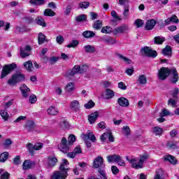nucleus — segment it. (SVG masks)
I'll return each mask as SVG.
<instances>
[{
    "instance_id": "obj_51",
    "label": "nucleus",
    "mask_w": 179,
    "mask_h": 179,
    "mask_svg": "<svg viewBox=\"0 0 179 179\" xmlns=\"http://www.w3.org/2000/svg\"><path fill=\"white\" fill-rule=\"evenodd\" d=\"M75 141H76V137L75 136V135L71 134L69 136L68 142L70 146H72V145H73Z\"/></svg>"
},
{
    "instance_id": "obj_28",
    "label": "nucleus",
    "mask_w": 179,
    "mask_h": 179,
    "mask_svg": "<svg viewBox=\"0 0 179 179\" xmlns=\"http://www.w3.org/2000/svg\"><path fill=\"white\" fill-rule=\"evenodd\" d=\"M164 162H169L171 164H177V160H176V157L173 155H166L164 158Z\"/></svg>"
},
{
    "instance_id": "obj_13",
    "label": "nucleus",
    "mask_w": 179,
    "mask_h": 179,
    "mask_svg": "<svg viewBox=\"0 0 179 179\" xmlns=\"http://www.w3.org/2000/svg\"><path fill=\"white\" fill-rule=\"evenodd\" d=\"M98 173L100 174V178L96 177V176H90L87 179H107V173L104 169H99Z\"/></svg>"
},
{
    "instance_id": "obj_12",
    "label": "nucleus",
    "mask_w": 179,
    "mask_h": 179,
    "mask_svg": "<svg viewBox=\"0 0 179 179\" xmlns=\"http://www.w3.org/2000/svg\"><path fill=\"white\" fill-rule=\"evenodd\" d=\"M46 165L48 169H52L58 163V159L55 157L49 156L47 158Z\"/></svg>"
},
{
    "instance_id": "obj_53",
    "label": "nucleus",
    "mask_w": 179,
    "mask_h": 179,
    "mask_svg": "<svg viewBox=\"0 0 179 179\" xmlns=\"http://www.w3.org/2000/svg\"><path fill=\"white\" fill-rule=\"evenodd\" d=\"M88 6H90V3L87 1H83L79 3V8L81 9H87Z\"/></svg>"
},
{
    "instance_id": "obj_20",
    "label": "nucleus",
    "mask_w": 179,
    "mask_h": 179,
    "mask_svg": "<svg viewBox=\"0 0 179 179\" xmlns=\"http://www.w3.org/2000/svg\"><path fill=\"white\" fill-rule=\"evenodd\" d=\"M156 26V20L151 19L148 20L145 24V30H152Z\"/></svg>"
},
{
    "instance_id": "obj_7",
    "label": "nucleus",
    "mask_w": 179,
    "mask_h": 179,
    "mask_svg": "<svg viewBox=\"0 0 179 179\" xmlns=\"http://www.w3.org/2000/svg\"><path fill=\"white\" fill-rule=\"evenodd\" d=\"M141 52L144 54L145 57H148L150 58H156L157 57V52L156 50H152V48L145 46L141 49Z\"/></svg>"
},
{
    "instance_id": "obj_32",
    "label": "nucleus",
    "mask_w": 179,
    "mask_h": 179,
    "mask_svg": "<svg viewBox=\"0 0 179 179\" xmlns=\"http://www.w3.org/2000/svg\"><path fill=\"white\" fill-rule=\"evenodd\" d=\"M168 149H178L177 141H168L166 143Z\"/></svg>"
},
{
    "instance_id": "obj_15",
    "label": "nucleus",
    "mask_w": 179,
    "mask_h": 179,
    "mask_svg": "<svg viewBox=\"0 0 179 179\" xmlns=\"http://www.w3.org/2000/svg\"><path fill=\"white\" fill-rule=\"evenodd\" d=\"M171 75H172L171 83H172L173 85H176V83L178 82V73L177 72V69H176V68L171 69Z\"/></svg>"
},
{
    "instance_id": "obj_4",
    "label": "nucleus",
    "mask_w": 179,
    "mask_h": 179,
    "mask_svg": "<svg viewBox=\"0 0 179 179\" xmlns=\"http://www.w3.org/2000/svg\"><path fill=\"white\" fill-rule=\"evenodd\" d=\"M108 163H117L119 166H125V162L122 157L117 154L108 155L106 157Z\"/></svg>"
},
{
    "instance_id": "obj_23",
    "label": "nucleus",
    "mask_w": 179,
    "mask_h": 179,
    "mask_svg": "<svg viewBox=\"0 0 179 179\" xmlns=\"http://www.w3.org/2000/svg\"><path fill=\"white\" fill-rule=\"evenodd\" d=\"M154 179H164V171L162 169H158L154 176Z\"/></svg>"
},
{
    "instance_id": "obj_21",
    "label": "nucleus",
    "mask_w": 179,
    "mask_h": 179,
    "mask_svg": "<svg viewBox=\"0 0 179 179\" xmlns=\"http://www.w3.org/2000/svg\"><path fill=\"white\" fill-rule=\"evenodd\" d=\"M99 112H94L93 113H91L89 116H88V120L90 124H94V122H96V120H97V118H99Z\"/></svg>"
},
{
    "instance_id": "obj_43",
    "label": "nucleus",
    "mask_w": 179,
    "mask_h": 179,
    "mask_svg": "<svg viewBox=\"0 0 179 179\" xmlns=\"http://www.w3.org/2000/svg\"><path fill=\"white\" fill-rule=\"evenodd\" d=\"M114 97V91L110 90V89H106V99L108 100L110 99H113Z\"/></svg>"
},
{
    "instance_id": "obj_56",
    "label": "nucleus",
    "mask_w": 179,
    "mask_h": 179,
    "mask_svg": "<svg viewBox=\"0 0 179 179\" xmlns=\"http://www.w3.org/2000/svg\"><path fill=\"white\" fill-rule=\"evenodd\" d=\"M56 41L57 44L61 45L64 43V41H65V39L62 35H59L56 37Z\"/></svg>"
},
{
    "instance_id": "obj_25",
    "label": "nucleus",
    "mask_w": 179,
    "mask_h": 179,
    "mask_svg": "<svg viewBox=\"0 0 179 179\" xmlns=\"http://www.w3.org/2000/svg\"><path fill=\"white\" fill-rule=\"evenodd\" d=\"M24 67L27 71V72H33V71H34L33 63L30 60L24 63Z\"/></svg>"
},
{
    "instance_id": "obj_41",
    "label": "nucleus",
    "mask_w": 179,
    "mask_h": 179,
    "mask_svg": "<svg viewBox=\"0 0 179 179\" xmlns=\"http://www.w3.org/2000/svg\"><path fill=\"white\" fill-rule=\"evenodd\" d=\"M59 127L64 130L68 129V128H69V122L66 120L61 121L59 123Z\"/></svg>"
},
{
    "instance_id": "obj_40",
    "label": "nucleus",
    "mask_w": 179,
    "mask_h": 179,
    "mask_svg": "<svg viewBox=\"0 0 179 179\" xmlns=\"http://www.w3.org/2000/svg\"><path fill=\"white\" fill-rule=\"evenodd\" d=\"M23 170H29L31 169V162L30 160L24 161L22 164Z\"/></svg>"
},
{
    "instance_id": "obj_6",
    "label": "nucleus",
    "mask_w": 179,
    "mask_h": 179,
    "mask_svg": "<svg viewBox=\"0 0 179 179\" xmlns=\"http://www.w3.org/2000/svg\"><path fill=\"white\" fill-rule=\"evenodd\" d=\"M171 73V69H170L167 67H162L158 71V79H159V80H166V79L170 76Z\"/></svg>"
},
{
    "instance_id": "obj_58",
    "label": "nucleus",
    "mask_w": 179,
    "mask_h": 179,
    "mask_svg": "<svg viewBox=\"0 0 179 179\" xmlns=\"http://www.w3.org/2000/svg\"><path fill=\"white\" fill-rule=\"evenodd\" d=\"M129 1L128 0H119V5H121V6H129Z\"/></svg>"
},
{
    "instance_id": "obj_18",
    "label": "nucleus",
    "mask_w": 179,
    "mask_h": 179,
    "mask_svg": "<svg viewBox=\"0 0 179 179\" xmlns=\"http://www.w3.org/2000/svg\"><path fill=\"white\" fill-rule=\"evenodd\" d=\"M117 104H119L120 107H129V101L125 97H120L117 99Z\"/></svg>"
},
{
    "instance_id": "obj_34",
    "label": "nucleus",
    "mask_w": 179,
    "mask_h": 179,
    "mask_svg": "<svg viewBox=\"0 0 179 179\" xmlns=\"http://www.w3.org/2000/svg\"><path fill=\"white\" fill-rule=\"evenodd\" d=\"M171 46L166 45V48L162 50V54L166 57H171Z\"/></svg>"
},
{
    "instance_id": "obj_1",
    "label": "nucleus",
    "mask_w": 179,
    "mask_h": 179,
    "mask_svg": "<svg viewBox=\"0 0 179 179\" xmlns=\"http://www.w3.org/2000/svg\"><path fill=\"white\" fill-rule=\"evenodd\" d=\"M149 159V155L144 154L140 156L139 162L136 158L129 159V156L126 157V160L129 162V163L131 164V167L133 169H136V170H139V169H143V163L146 162Z\"/></svg>"
},
{
    "instance_id": "obj_60",
    "label": "nucleus",
    "mask_w": 179,
    "mask_h": 179,
    "mask_svg": "<svg viewBox=\"0 0 179 179\" xmlns=\"http://www.w3.org/2000/svg\"><path fill=\"white\" fill-rule=\"evenodd\" d=\"M12 143H13V142H12V140H10V138H7L3 143V146L4 148H9V146H10Z\"/></svg>"
},
{
    "instance_id": "obj_64",
    "label": "nucleus",
    "mask_w": 179,
    "mask_h": 179,
    "mask_svg": "<svg viewBox=\"0 0 179 179\" xmlns=\"http://www.w3.org/2000/svg\"><path fill=\"white\" fill-rule=\"evenodd\" d=\"M13 101H14V99H10L8 102L4 103L5 109L6 110V109L9 108V107H10V106H12L13 104Z\"/></svg>"
},
{
    "instance_id": "obj_8",
    "label": "nucleus",
    "mask_w": 179,
    "mask_h": 179,
    "mask_svg": "<svg viewBox=\"0 0 179 179\" xmlns=\"http://www.w3.org/2000/svg\"><path fill=\"white\" fill-rule=\"evenodd\" d=\"M93 167L94 169H101V170H104L106 167L104 159H103L101 156L96 157L93 162Z\"/></svg>"
},
{
    "instance_id": "obj_35",
    "label": "nucleus",
    "mask_w": 179,
    "mask_h": 179,
    "mask_svg": "<svg viewBox=\"0 0 179 179\" xmlns=\"http://www.w3.org/2000/svg\"><path fill=\"white\" fill-rule=\"evenodd\" d=\"M44 16H50V17H52L53 16H55L57 13L54 12V10L50 9V8H46L44 12H43Z\"/></svg>"
},
{
    "instance_id": "obj_39",
    "label": "nucleus",
    "mask_w": 179,
    "mask_h": 179,
    "mask_svg": "<svg viewBox=\"0 0 179 179\" xmlns=\"http://www.w3.org/2000/svg\"><path fill=\"white\" fill-rule=\"evenodd\" d=\"M8 157H9V152H4L0 155V162L3 163L8 160Z\"/></svg>"
},
{
    "instance_id": "obj_46",
    "label": "nucleus",
    "mask_w": 179,
    "mask_h": 179,
    "mask_svg": "<svg viewBox=\"0 0 179 179\" xmlns=\"http://www.w3.org/2000/svg\"><path fill=\"white\" fill-rule=\"evenodd\" d=\"M134 23L136 26L137 29H139V27H143V24H145V21L141 19H136Z\"/></svg>"
},
{
    "instance_id": "obj_59",
    "label": "nucleus",
    "mask_w": 179,
    "mask_h": 179,
    "mask_svg": "<svg viewBox=\"0 0 179 179\" xmlns=\"http://www.w3.org/2000/svg\"><path fill=\"white\" fill-rule=\"evenodd\" d=\"M71 10H72V6L68 5L64 10V15L66 16H69Z\"/></svg>"
},
{
    "instance_id": "obj_63",
    "label": "nucleus",
    "mask_w": 179,
    "mask_h": 179,
    "mask_svg": "<svg viewBox=\"0 0 179 179\" xmlns=\"http://www.w3.org/2000/svg\"><path fill=\"white\" fill-rule=\"evenodd\" d=\"M43 143H36L34 145V150H40L41 149H43Z\"/></svg>"
},
{
    "instance_id": "obj_2",
    "label": "nucleus",
    "mask_w": 179,
    "mask_h": 179,
    "mask_svg": "<svg viewBox=\"0 0 179 179\" xmlns=\"http://www.w3.org/2000/svg\"><path fill=\"white\" fill-rule=\"evenodd\" d=\"M89 69V66L87 65H76L71 70H69L67 72V76H75L78 73H85V72H87Z\"/></svg>"
},
{
    "instance_id": "obj_49",
    "label": "nucleus",
    "mask_w": 179,
    "mask_h": 179,
    "mask_svg": "<svg viewBox=\"0 0 179 179\" xmlns=\"http://www.w3.org/2000/svg\"><path fill=\"white\" fill-rule=\"evenodd\" d=\"M94 106H95L94 102H93L92 100H90L84 105V107L85 108H87V110H90V108H93Z\"/></svg>"
},
{
    "instance_id": "obj_37",
    "label": "nucleus",
    "mask_w": 179,
    "mask_h": 179,
    "mask_svg": "<svg viewBox=\"0 0 179 179\" xmlns=\"http://www.w3.org/2000/svg\"><path fill=\"white\" fill-rule=\"evenodd\" d=\"M152 133L155 135V136H160L162 134H163V129L159 127H155L153 128Z\"/></svg>"
},
{
    "instance_id": "obj_10",
    "label": "nucleus",
    "mask_w": 179,
    "mask_h": 179,
    "mask_svg": "<svg viewBox=\"0 0 179 179\" xmlns=\"http://www.w3.org/2000/svg\"><path fill=\"white\" fill-rule=\"evenodd\" d=\"M81 138L83 141H91V142H96V136L90 131H87V134H83Z\"/></svg>"
},
{
    "instance_id": "obj_24",
    "label": "nucleus",
    "mask_w": 179,
    "mask_h": 179,
    "mask_svg": "<svg viewBox=\"0 0 179 179\" xmlns=\"http://www.w3.org/2000/svg\"><path fill=\"white\" fill-rule=\"evenodd\" d=\"M36 127V124H34V122L31 120H28L25 124V129L28 131L29 132H31L33 129H34V127Z\"/></svg>"
},
{
    "instance_id": "obj_62",
    "label": "nucleus",
    "mask_w": 179,
    "mask_h": 179,
    "mask_svg": "<svg viewBox=\"0 0 179 179\" xmlns=\"http://www.w3.org/2000/svg\"><path fill=\"white\" fill-rule=\"evenodd\" d=\"M22 162H20V156L17 155L14 159H13V164H15L16 166L20 164Z\"/></svg>"
},
{
    "instance_id": "obj_42",
    "label": "nucleus",
    "mask_w": 179,
    "mask_h": 179,
    "mask_svg": "<svg viewBox=\"0 0 179 179\" xmlns=\"http://www.w3.org/2000/svg\"><path fill=\"white\" fill-rule=\"evenodd\" d=\"M0 115L2 119L4 120V121H8V120L9 119V114L8 113L6 110H1L0 111Z\"/></svg>"
},
{
    "instance_id": "obj_9",
    "label": "nucleus",
    "mask_w": 179,
    "mask_h": 179,
    "mask_svg": "<svg viewBox=\"0 0 179 179\" xmlns=\"http://www.w3.org/2000/svg\"><path fill=\"white\" fill-rule=\"evenodd\" d=\"M70 146H71V145H69V143L68 140H66V138L63 137L62 138L59 149L63 153H68V152H69Z\"/></svg>"
},
{
    "instance_id": "obj_17",
    "label": "nucleus",
    "mask_w": 179,
    "mask_h": 179,
    "mask_svg": "<svg viewBox=\"0 0 179 179\" xmlns=\"http://www.w3.org/2000/svg\"><path fill=\"white\" fill-rule=\"evenodd\" d=\"M68 166H69V162L68 160L63 159L62 163L59 166L60 171H62L63 173H68V171H69V168H68Z\"/></svg>"
},
{
    "instance_id": "obj_54",
    "label": "nucleus",
    "mask_w": 179,
    "mask_h": 179,
    "mask_svg": "<svg viewBox=\"0 0 179 179\" xmlns=\"http://www.w3.org/2000/svg\"><path fill=\"white\" fill-rule=\"evenodd\" d=\"M85 20H86V15L85 14H81L76 17V22H85Z\"/></svg>"
},
{
    "instance_id": "obj_36",
    "label": "nucleus",
    "mask_w": 179,
    "mask_h": 179,
    "mask_svg": "<svg viewBox=\"0 0 179 179\" xmlns=\"http://www.w3.org/2000/svg\"><path fill=\"white\" fill-rule=\"evenodd\" d=\"M101 31L104 34H110V33H113V28H111V27L106 26L102 27Z\"/></svg>"
},
{
    "instance_id": "obj_22",
    "label": "nucleus",
    "mask_w": 179,
    "mask_h": 179,
    "mask_svg": "<svg viewBox=\"0 0 179 179\" xmlns=\"http://www.w3.org/2000/svg\"><path fill=\"white\" fill-rule=\"evenodd\" d=\"M38 43L40 45L44 44V43H48V40L46 38L45 35L44 34L40 32L38 36Z\"/></svg>"
},
{
    "instance_id": "obj_38",
    "label": "nucleus",
    "mask_w": 179,
    "mask_h": 179,
    "mask_svg": "<svg viewBox=\"0 0 179 179\" xmlns=\"http://www.w3.org/2000/svg\"><path fill=\"white\" fill-rule=\"evenodd\" d=\"M117 57H118V58H120V59L124 60V62H126V64H128L129 65L132 64V60L129 59L128 57H124V55L120 53H117Z\"/></svg>"
},
{
    "instance_id": "obj_16",
    "label": "nucleus",
    "mask_w": 179,
    "mask_h": 179,
    "mask_svg": "<svg viewBox=\"0 0 179 179\" xmlns=\"http://www.w3.org/2000/svg\"><path fill=\"white\" fill-rule=\"evenodd\" d=\"M70 107L72 111H75V113H78L80 110V103L78 100H74L71 101V103H70Z\"/></svg>"
},
{
    "instance_id": "obj_30",
    "label": "nucleus",
    "mask_w": 179,
    "mask_h": 179,
    "mask_svg": "<svg viewBox=\"0 0 179 179\" xmlns=\"http://www.w3.org/2000/svg\"><path fill=\"white\" fill-rule=\"evenodd\" d=\"M84 50L85 52L89 54H93V52H96V48L93 45H87L84 46Z\"/></svg>"
},
{
    "instance_id": "obj_33",
    "label": "nucleus",
    "mask_w": 179,
    "mask_h": 179,
    "mask_svg": "<svg viewBox=\"0 0 179 179\" xmlns=\"http://www.w3.org/2000/svg\"><path fill=\"white\" fill-rule=\"evenodd\" d=\"M47 113H48V115H57V114H58V113H59V110L55 107L50 106L48 109Z\"/></svg>"
},
{
    "instance_id": "obj_31",
    "label": "nucleus",
    "mask_w": 179,
    "mask_h": 179,
    "mask_svg": "<svg viewBox=\"0 0 179 179\" xmlns=\"http://www.w3.org/2000/svg\"><path fill=\"white\" fill-rule=\"evenodd\" d=\"M92 27L94 30H100L103 27V21L101 20L95 21Z\"/></svg>"
},
{
    "instance_id": "obj_55",
    "label": "nucleus",
    "mask_w": 179,
    "mask_h": 179,
    "mask_svg": "<svg viewBox=\"0 0 179 179\" xmlns=\"http://www.w3.org/2000/svg\"><path fill=\"white\" fill-rule=\"evenodd\" d=\"M122 130L124 135H125L126 136H128V135H129L131 132V129H129V127L128 126H124Z\"/></svg>"
},
{
    "instance_id": "obj_5",
    "label": "nucleus",
    "mask_w": 179,
    "mask_h": 179,
    "mask_svg": "<svg viewBox=\"0 0 179 179\" xmlns=\"http://www.w3.org/2000/svg\"><path fill=\"white\" fill-rule=\"evenodd\" d=\"M17 65L16 64H6L3 67L1 74V79H3V78H6L13 71V69H16Z\"/></svg>"
},
{
    "instance_id": "obj_3",
    "label": "nucleus",
    "mask_w": 179,
    "mask_h": 179,
    "mask_svg": "<svg viewBox=\"0 0 179 179\" xmlns=\"http://www.w3.org/2000/svg\"><path fill=\"white\" fill-rule=\"evenodd\" d=\"M25 79L26 76L24 74L16 73L11 76V78L8 81V84L10 85V86H15L17 83H20V82H23Z\"/></svg>"
},
{
    "instance_id": "obj_47",
    "label": "nucleus",
    "mask_w": 179,
    "mask_h": 179,
    "mask_svg": "<svg viewBox=\"0 0 179 179\" xmlns=\"http://www.w3.org/2000/svg\"><path fill=\"white\" fill-rule=\"evenodd\" d=\"M9 176H10L9 173L8 172L3 173V169H0V179H9Z\"/></svg>"
},
{
    "instance_id": "obj_57",
    "label": "nucleus",
    "mask_w": 179,
    "mask_h": 179,
    "mask_svg": "<svg viewBox=\"0 0 179 179\" xmlns=\"http://www.w3.org/2000/svg\"><path fill=\"white\" fill-rule=\"evenodd\" d=\"M21 58H26L30 55L29 52H26V50L20 49V52Z\"/></svg>"
},
{
    "instance_id": "obj_45",
    "label": "nucleus",
    "mask_w": 179,
    "mask_h": 179,
    "mask_svg": "<svg viewBox=\"0 0 179 179\" xmlns=\"http://www.w3.org/2000/svg\"><path fill=\"white\" fill-rule=\"evenodd\" d=\"M166 38H163V37H160V36H156L154 38V43L155 44H163V43H164Z\"/></svg>"
},
{
    "instance_id": "obj_27",
    "label": "nucleus",
    "mask_w": 179,
    "mask_h": 179,
    "mask_svg": "<svg viewBox=\"0 0 179 179\" xmlns=\"http://www.w3.org/2000/svg\"><path fill=\"white\" fill-rule=\"evenodd\" d=\"M36 24L42 26V27H47V24H45V20L42 17H37L35 20Z\"/></svg>"
},
{
    "instance_id": "obj_48",
    "label": "nucleus",
    "mask_w": 179,
    "mask_h": 179,
    "mask_svg": "<svg viewBox=\"0 0 179 179\" xmlns=\"http://www.w3.org/2000/svg\"><path fill=\"white\" fill-rule=\"evenodd\" d=\"M138 82L140 85H146V83H148V80L146 79V76H145V75H141L138 76Z\"/></svg>"
},
{
    "instance_id": "obj_11",
    "label": "nucleus",
    "mask_w": 179,
    "mask_h": 179,
    "mask_svg": "<svg viewBox=\"0 0 179 179\" xmlns=\"http://www.w3.org/2000/svg\"><path fill=\"white\" fill-rule=\"evenodd\" d=\"M66 177H68V173L57 171L52 173L51 179H66Z\"/></svg>"
},
{
    "instance_id": "obj_26",
    "label": "nucleus",
    "mask_w": 179,
    "mask_h": 179,
    "mask_svg": "<svg viewBox=\"0 0 179 179\" xmlns=\"http://www.w3.org/2000/svg\"><path fill=\"white\" fill-rule=\"evenodd\" d=\"M83 37L85 38H93L96 36V34L93 31H85L82 34Z\"/></svg>"
},
{
    "instance_id": "obj_61",
    "label": "nucleus",
    "mask_w": 179,
    "mask_h": 179,
    "mask_svg": "<svg viewBox=\"0 0 179 179\" xmlns=\"http://www.w3.org/2000/svg\"><path fill=\"white\" fill-rule=\"evenodd\" d=\"M167 115H170V113L169 110H167V109H163L159 113V117H167Z\"/></svg>"
},
{
    "instance_id": "obj_19",
    "label": "nucleus",
    "mask_w": 179,
    "mask_h": 179,
    "mask_svg": "<svg viewBox=\"0 0 179 179\" xmlns=\"http://www.w3.org/2000/svg\"><path fill=\"white\" fill-rule=\"evenodd\" d=\"M20 90L22 92V96L24 97V99H27V97H29V92H30V88L27 87L25 84H23L20 87Z\"/></svg>"
},
{
    "instance_id": "obj_14",
    "label": "nucleus",
    "mask_w": 179,
    "mask_h": 179,
    "mask_svg": "<svg viewBox=\"0 0 179 179\" xmlns=\"http://www.w3.org/2000/svg\"><path fill=\"white\" fill-rule=\"evenodd\" d=\"M128 30V26L127 25H122L117 28H115L113 33L115 36H117V34H122V33H125V31H127Z\"/></svg>"
},
{
    "instance_id": "obj_52",
    "label": "nucleus",
    "mask_w": 179,
    "mask_h": 179,
    "mask_svg": "<svg viewBox=\"0 0 179 179\" xmlns=\"http://www.w3.org/2000/svg\"><path fill=\"white\" fill-rule=\"evenodd\" d=\"M27 149L29 150V153H31V156L34 155V145L31 143H28L27 145Z\"/></svg>"
},
{
    "instance_id": "obj_50",
    "label": "nucleus",
    "mask_w": 179,
    "mask_h": 179,
    "mask_svg": "<svg viewBox=\"0 0 179 179\" xmlns=\"http://www.w3.org/2000/svg\"><path fill=\"white\" fill-rule=\"evenodd\" d=\"M78 45H79V41L73 40L69 45H67V48H75V47H78Z\"/></svg>"
},
{
    "instance_id": "obj_44",
    "label": "nucleus",
    "mask_w": 179,
    "mask_h": 179,
    "mask_svg": "<svg viewBox=\"0 0 179 179\" xmlns=\"http://www.w3.org/2000/svg\"><path fill=\"white\" fill-rule=\"evenodd\" d=\"M66 90L69 93H71V92H73L75 90V84L73 83H69L67 84L66 87Z\"/></svg>"
},
{
    "instance_id": "obj_29",
    "label": "nucleus",
    "mask_w": 179,
    "mask_h": 179,
    "mask_svg": "<svg viewBox=\"0 0 179 179\" xmlns=\"http://www.w3.org/2000/svg\"><path fill=\"white\" fill-rule=\"evenodd\" d=\"M29 3L34 6H41L45 3V0H30Z\"/></svg>"
}]
</instances>
